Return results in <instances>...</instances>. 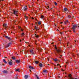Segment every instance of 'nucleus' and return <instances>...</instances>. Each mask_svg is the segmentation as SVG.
Returning a JSON list of instances; mask_svg holds the SVG:
<instances>
[{
    "instance_id": "obj_1",
    "label": "nucleus",
    "mask_w": 79,
    "mask_h": 79,
    "mask_svg": "<svg viewBox=\"0 0 79 79\" xmlns=\"http://www.w3.org/2000/svg\"><path fill=\"white\" fill-rule=\"evenodd\" d=\"M78 27H79V25L74 24L73 25L72 29L73 30V32L74 33H76V28H77Z\"/></svg>"
},
{
    "instance_id": "obj_2",
    "label": "nucleus",
    "mask_w": 79,
    "mask_h": 79,
    "mask_svg": "<svg viewBox=\"0 0 79 79\" xmlns=\"http://www.w3.org/2000/svg\"><path fill=\"white\" fill-rule=\"evenodd\" d=\"M55 48L56 50V53H57L58 55H60V53L62 52V50L58 48L57 49V48L56 45H55Z\"/></svg>"
},
{
    "instance_id": "obj_3",
    "label": "nucleus",
    "mask_w": 79,
    "mask_h": 79,
    "mask_svg": "<svg viewBox=\"0 0 79 79\" xmlns=\"http://www.w3.org/2000/svg\"><path fill=\"white\" fill-rule=\"evenodd\" d=\"M30 52L31 55L34 54V52L33 49L30 50Z\"/></svg>"
},
{
    "instance_id": "obj_4",
    "label": "nucleus",
    "mask_w": 79,
    "mask_h": 79,
    "mask_svg": "<svg viewBox=\"0 0 79 79\" xmlns=\"http://www.w3.org/2000/svg\"><path fill=\"white\" fill-rule=\"evenodd\" d=\"M18 11L17 10H14L13 14H14V15H17V14H18Z\"/></svg>"
},
{
    "instance_id": "obj_5",
    "label": "nucleus",
    "mask_w": 79,
    "mask_h": 79,
    "mask_svg": "<svg viewBox=\"0 0 79 79\" xmlns=\"http://www.w3.org/2000/svg\"><path fill=\"white\" fill-rule=\"evenodd\" d=\"M10 44H12V43L10 42L8 43V44H7L5 48H8L9 47V46H10Z\"/></svg>"
},
{
    "instance_id": "obj_6",
    "label": "nucleus",
    "mask_w": 79,
    "mask_h": 79,
    "mask_svg": "<svg viewBox=\"0 0 79 79\" xmlns=\"http://www.w3.org/2000/svg\"><path fill=\"white\" fill-rule=\"evenodd\" d=\"M35 29L36 31H39V30H40V28H39V27H36V26H35Z\"/></svg>"
},
{
    "instance_id": "obj_7",
    "label": "nucleus",
    "mask_w": 79,
    "mask_h": 79,
    "mask_svg": "<svg viewBox=\"0 0 79 79\" xmlns=\"http://www.w3.org/2000/svg\"><path fill=\"white\" fill-rule=\"evenodd\" d=\"M7 26V24H3V27H5V29H6V28L8 27Z\"/></svg>"
},
{
    "instance_id": "obj_8",
    "label": "nucleus",
    "mask_w": 79,
    "mask_h": 79,
    "mask_svg": "<svg viewBox=\"0 0 79 79\" xmlns=\"http://www.w3.org/2000/svg\"><path fill=\"white\" fill-rule=\"evenodd\" d=\"M5 37L6 38V39H8V40H9V41H10V40H11V38H10V37L7 36H5Z\"/></svg>"
},
{
    "instance_id": "obj_9",
    "label": "nucleus",
    "mask_w": 79,
    "mask_h": 79,
    "mask_svg": "<svg viewBox=\"0 0 79 79\" xmlns=\"http://www.w3.org/2000/svg\"><path fill=\"white\" fill-rule=\"evenodd\" d=\"M23 10L24 11H27V6H25L24 7Z\"/></svg>"
},
{
    "instance_id": "obj_10",
    "label": "nucleus",
    "mask_w": 79,
    "mask_h": 79,
    "mask_svg": "<svg viewBox=\"0 0 79 79\" xmlns=\"http://www.w3.org/2000/svg\"><path fill=\"white\" fill-rule=\"evenodd\" d=\"M29 68H30V69H34V67H33L31 66H29Z\"/></svg>"
},
{
    "instance_id": "obj_11",
    "label": "nucleus",
    "mask_w": 79,
    "mask_h": 79,
    "mask_svg": "<svg viewBox=\"0 0 79 79\" xmlns=\"http://www.w3.org/2000/svg\"><path fill=\"white\" fill-rule=\"evenodd\" d=\"M69 23V21H68V20H67V21H65L64 22V24H67V23Z\"/></svg>"
},
{
    "instance_id": "obj_12",
    "label": "nucleus",
    "mask_w": 79,
    "mask_h": 79,
    "mask_svg": "<svg viewBox=\"0 0 79 79\" xmlns=\"http://www.w3.org/2000/svg\"><path fill=\"white\" fill-rule=\"evenodd\" d=\"M3 73H5L6 74L8 73V71L6 70H4L3 71Z\"/></svg>"
},
{
    "instance_id": "obj_13",
    "label": "nucleus",
    "mask_w": 79,
    "mask_h": 79,
    "mask_svg": "<svg viewBox=\"0 0 79 79\" xmlns=\"http://www.w3.org/2000/svg\"><path fill=\"white\" fill-rule=\"evenodd\" d=\"M8 64H9V65L11 66V65H12V64H13V63H12V62H11V61H10L8 63Z\"/></svg>"
},
{
    "instance_id": "obj_14",
    "label": "nucleus",
    "mask_w": 79,
    "mask_h": 79,
    "mask_svg": "<svg viewBox=\"0 0 79 79\" xmlns=\"http://www.w3.org/2000/svg\"><path fill=\"white\" fill-rule=\"evenodd\" d=\"M39 66L41 68H42V66H43V65L41 63H40L39 64Z\"/></svg>"
},
{
    "instance_id": "obj_15",
    "label": "nucleus",
    "mask_w": 79,
    "mask_h": 79,
    "mask_svg": "<svg viewBox=\"0 0 79 79\" xmlns=\"http://www.w3.org/2000/svg\"><path fill=\"white\" fill-rule=\"evenodd\" d=\"M15 61L16 62V63H20V60H15Z\"/></svg>"
},
{
    "instance_id": "obj_16",
    "label": "nucleus",
    "mask_w": 79,
    "mask_h": 79,
    "mask_svg": "<svg viewBox=\"0 0 79 79\" xmlns=\"http://www.w3.org/2000/svg\"><path fill=\"white\" fill-rule=\"evenodd\" d=\"M28 75H26L24 77L25 79H27L28 78Z\"/></svg>"
},
{
    "instance_id": "obj_17",
    "label": "nucleus",
    "mask_w": 79,
    "mask_h": 79,
    "mask_svg": "<svg viewBox=\"0 0 79 79\" xmlns=\"http://www.w3.org/2000/svg\"><path fill=\"white\" fill-rule=\"evenodd\" d=\"M53 60H54V61L55 62H56V61H58V59L57 58H56L55 59H53Z\"/></svg>"
},
{
    "instance_id": "obj_18",
    "label": "nucleus",
    "mask_w": 79,
    "mask_h": 79,
    "mask_svg": "<svg viewBox=\"0 0 79 79\" xmlns=\"http://www.w3.org/2000/svg\"><path fill=\"white\" fill-rule=\"evenodd\" d=\"M64 11H68V9L66 8H64Z\"/></svg>"
},
{
    "instance_id": "obj_19",
    "label": "nucleus",
    "mask_w": 79,
    "mask_h": 79,
    "mask_svg": "<svg viewBox=\"0 0 79 79\" xmlns=\"http://www.w3.org/2000/svg\"><path fill=\"white\" fill-rule=\"evenodd\" d=\"M12 59L14 60H16V57L15 56L12 57Z\"/></svg>"
},
{
    "instance_id": "obj_20",
    "label": "nucleus",
    "mask_w": 79,
    "mask_h": 79,
    "mask_svg": "<svg viewBox=\"0 0 79 79\" xmlns=\"http://www.w3.org/2000/svg\"><path fill=\"white\" fill-rule=\"evenodd\" d=\"M39 61H35V64H38V63H39Z\"/></svg>"
},
{
    "instance_id": "obj_21",
    "label": "nucleus",
    "mask_w": 79,
    "mask_h": 79,
    "mask_svg": "<svg viewBox=\"0 0 79 79\" xmlns=\"http://www.w3.org/2000/svg\"><path fill=\"white\" fill-rule=\"evenodd\" d=\"M3 61L6 64V63H7V62H6V61H5V59H3Z\"/></svg>"
},
{
    "instance_id": "obj_22",
    "label": "nucleus",
    "mask_w": 79,
    "mask_h": 79,
    "mask_svg": "<svg viewBox=\"0 0 79 79\" xmlns=\"http://www.w3.org/2000/svg\"><path fill=\"white\" fill-rule=\"evenodd\" d=\"M44 15H41V19H44Z\"/></svg>"
},
{
    "instance_id": "obj_23",
    "label": "nucleus",
    "mask_w": 79,
    "mask_h": 79,
    "mask_svg": "<svg viewBox=\"0 0 79 79\" xmlns=\"http://www.w3.org/2000/svg\"><path fill=\"white\" fill-rule=\"evenodd\" d=\"M38 24L40 25V24H42V22L41 21L39 22L38 23Z\"/></svg>"
},
{
    "instance_id": "obj_24",
    "label": "nucleus",
    "mask_w": 79,
    "mask_h": 79,
    "mask_svg": "<svg viewBox=\"0 0 79 79\" xmlns=\"http://www.w3.org/2000/svg\"><path fill=\"white\" fill-rule=\"evenodd\" d=\"M35 37H36V38H39V36L38 35H36V34H35Z\"/></svg>"
},
{
    "instance_id": "obj_25",
    "label": "nucleus",
    "mask_w": 79,
    "mask_h": 79,
    "mask_svg": "<svg viewBox=\"0 0 79 79\" xmlns=\"http://www.w3.org/2000/svg\"><path fill=\"white\" fill-rule=\"evenodd\" d=\"M16 71H18V72H19V69H18L15 70Z\"/></svg>"
},
{
    "instance_id": "obj_26",
    "label": "nucleus",
    "mask_w": 79,
    "mask_h": 79,
    "mask_svg": "<svg viewBox=\"0 0 79 79\" xmlns=\"http://www.w3.org/2000/svg\"><path fill=\"white\" fill-rule=\"evenodd\" d=\"M47 71L46 70H43V73H47Z\"/></svg>"
},
{
    "instance_id": "obj_27",
    "label": "nucleus",
    "mask_w": 79,
    "mask_h": 79,
    "mask_svg": "<svg viewBox=\"0 0 79 79\" xmlns=\"http://www.w3.org/2000/svg\"><path fill=\"white\" fill-rule=\"evenodd\" d=\"M68 17L69 18H71V16L70 15H68Z\"/></svg>"
},
{
    "instance_id": "obj_28",
    "label": "nucleus",
    "mask_w": 79,
    "mask_h": 79,
    "mask_svg": "<svg viewBox=\"0 0 79 79\" xmlns=\"http://www.w3.org/2000/svg\"><path fill=\"white\" fill-rule=\"evenodd\" d=\"M36 77H37V79H39V78L38 77V76L37 75H35Z\"/></svg>"
},
{
    "instance_id": "obj_29",
    "label": "nucleus",
    "mask_w": 79,
    "mask_h": 79,
    "mask_svg": "<svg viewBox=\"0 0 79 79\" xmlns=\"http://www.w3.org/2000/svg\"><path fill=\"white\" fill-rule=\"evenodd\" d=\"M25 19H27L28 18L27 17V16H26V15H25Z\"/></svg>"
},
{
    "instance_id": "obj_30",
    "label": "nucleus",
    "mask_w": 79,
    "mask_h": 79,
    "mask_svg": "<svg viewBox=\"0 0 79 79\" xmlns=\"http://www.w3.org/2000/svg\"><path fill=\"white\" fill-rule=\"evenodd\" d=\"M24 35V33H22L21 37H22V36H23Z\"/></svg>"
},
{
    "instance_id": "obj_31",
    "label": "nucleus",
    "mask_w": 79,
    "mask_h": 79,
    "mask_svg": "<svg viewBox=\"0 0 79 79\" xmlns=\"http://www.w3.org/2000/svg\"><path fill=\"white\" fill-rule=\"evenodd\" d=\"M38 52H42V51L40 49H38Z\"/></svg>"
},
{
    "instance_id": "obj_32",
    "label": "nucleus",
    "mask_w": 79,
    "mask_h": 79,
    "mask_svg": "<svg viewBox=\"0 0 79 79\" xmlns=\"http://www.w3.org/2000/svg\"><path fill=\"white\" fill-rule=\"evenodd\" d=\"M54 4H55V5H57V4L56 2H54Z\"/></svg>"
},
{
    "instance_id": "obj_33",
    "label": "nucleus",
    "mask_w": 79,
    "mask_h": 79,
    "mask_svg": "<svg viewBox=\"0 0 79 79\" xmlns=\"http://www.w3.org/2000/svg\"><path fill=\"white\" fill-rule=\"evenodd\" d=\"M72 56H73L74 57V54L73 53H72Z\"/></svg>"
},
{
    "instance_id": "obj_34",
    "label": "nucleus",
    "mask_w": 79,
    "mask_h": 79,
    "mask_svg": "<svg viewBox=\"0 0 79 79\" xmlns=\"http://www.w3.org/2000/svg\"><path fill=\"white\" fill-rule=\"evenodd\" d=\"M66 64H69V63H68V62H66Z\"/></svg>"
},
{
    "instance_id": "obj_35",
    "label": "nucleus",
    "mask_w": 79,
    "mask_h": 79,
    "mask_svg": "<svg viewBox=\"0 0 79 79\" xmlns=\"http://www.w3.org/2000/svg\"><path fill=\"white\" fill-rule=\"evenodd\" d=\"M60 64H58L57 66H60Z\"/></svg>"
},
{
    "instance_id": "obj_36",
    "label": "nucleus",
    "mask_w": 79,
    "mask_h": 79,
    "mask_svg": "<svg viewBox=\"0 0 79 79\" xmlns=\"http://www.w3.org/2000/svg\"><path fill=\"white\" fill-rule=\"evenodd\" d=\"M74 16H73L72 17V19H73V18H74Z\"/></svg>"
},
{
    "instance_id": "obj_37",
    "label": "nucleus",
    "mask_w": 79,
    "mask_h": 79,
    "mask_svg": "<svg viewBox=\"0 0 79 79\" xmlns=\"http://www.w3.org/2000/svg\"><path fill=\"white\" fill-rule=\"evenodd\" d=\"M55 55H57V54H56V53H55Z\"/></svg>"
},
{
    "instance_id": "obj_38",
    "label": "nucleus",
    "mask_w": 79,
    "mask_h": 79,
    "mask_svg": "<svg viewBox=\"0 0 79 79\" xmlns=\"http://www.w3.org/2000/svg\"><path fill=\"white\" fill-rule=\"evenodd\" d=\"M60 34H62V32H60Z\"/></svg>"
},
{
    "instance_id": "obj_39",
    "label": "nucleus",
    "mask_w": 79,
    "mask_h": 79,
    "mask_svg": "<svg viewBox=\"0 0 79 79\" xmlns=\"http://www.w3.org/2000/svg\"><path fill=\"white\" fill-rule=\"evenodd\" d=\"M2 12V10H0V13Z\"/></svg>"
},
{
    "instance_id": "obj_40",
    "label": "nucleus",
    "mask_w": 79,
    "mask_h": 79,
    "mask_svg": "<svg viewBox=\"0 0 79 79\" xmlns=\"http://www.w3.org/2000/svg\"><path fill=\"white\" fill-rule=\"evenodd\" d=\"M35 43H36L37 42V41L36 40H35Z\"/></svg>"
},
{
    "instance_id": "obj_41",
    "label": "nucleus",
    "mask_w": 79,
    "mask_h": 79,
    "mask_svg": "<svg viewBox=\"0 0 79 79\" xmlns=\"http://www.w3.org/2000/svg\"><path fill=\"white\" fill-rule=\"evenodd\" d=\"M35 44L36 45H37V44L36 43H35Z\"/></svg>"
},
{
    "instance_id": "obj_42",
    "label": "nucleus",
    "mask_w": 79,
    "mask_h": 79,
    "mask_svg": "<svg viewBox=\"0 0 79 79\" xmlns=\"http://www.w3.org/2000/svg\"><path fill=\"white\" fill-rule=\"evenodd\" d=\"M31 18H32V19H34V18L32 17Z\"/></svg>"
},
{
    "instance_id": "obj_43",
    "label": "nucleus",
    "mask_w": 79,
    "mask_h": 79,
    "mask_svg": "<svg viewBox=\"0 0 79 79\" xmlns=\"http://www.w3.org/2000/svg\"><path fill=\"white\" fill-rule=\"evenodd\" d=\"M16 16H18V15H17V14H16Z\"/></svg>"
},
{
    "instance_id": "obj_44",
    "label": "nucleus",
    "mask_w": 79,
    "mask_h": 79,
    "mask_svg": "<svg viewBox=\"0 0 79 79\" xmlns=\"http://www.w3.org/2000/svg\"><path fill=\"white\" fill-rule=\"evenodd\" d=\"M65 68H66V65H65Z\"/></svg>"
},
{
    "instance_id": "obj_45",
    "label": "nucleus",
    "mask_w": 79,
    "mask_h": 79,
    "mask_svg": "<svg viewBox=\"0 0 79 79\" xmlns=\"http://www.w3.org/2000/svg\"><path fill=\"white\" fill-rule=\"evenodd\" d=\"M51 9H52V8H50V9L49 10H51Z\"/></svg>"
},
{
    "instance_id": "obj_46",
    "label": "nucleus",
    "mask_w": 79,
    "mask_h": 79,
    "mask_svg": "<svg viewBox=\"0 0 79 79\" xmlns=\"http://www.w3.org/2000/svg\"><path fill=\"white\" fill-rule=\"evenodd\" d=\"M48 61H49V59H48Z\"/></svg>"
},
{
    "instance_id": "obj_47",
    "label": "nucleus",
    "mask_w": 79,
    "mask_h": 79,
    "mask_svg": "<svg viewBox=\"0 0 79 79\" xmlns=\"http://www.w3.org/2000/svg\"><path fill=\"white\" fill-rule=\"evenodd\" d=\"M4 58H8L6 57V56H5V57H4Z\"/></svg>"
},
{
    "instance_id": "obj_48",
    "label": "nucleus",
    "mask_w": 79,
    "mask_h": 79,
    "mask_svg": "<svg viewBox=\"0 0 79 79\" xmlns=\"http://www.w3.org/2000/svg\"><path fill=\"white\" fill-rule=\"evenodd\" d=\"M58 78H60V77L59 76H58Z\"/></svg>"
},
{
    "instance_id": "obj_49",
    "label": "nucleus",
    "mask_w": 79,
    "mask_h": 79,
    "mask_svg": "<svg viewBox=\"0 0 79 79\" xmlns=\"http://www.w3.org/2000/svg\"><path fill=\"white\" fill-rule=\"evenodd\" d=\"M51 44H53V43H51Z\"/></svg>"
},
{
    "instance_id": "obj_50",
    "label": "nucleus",
    "mask_w": 79,
    "mask_h": 79,
    "mask_svg": "<svg viewBox=\"0 0 79 79\" xmlns=\"http://www.w3.org/2000/svg\"><path fill=\"white\" fill-rule=\"evenodd\" d=\"M59 31V30H58V29H57V31Z\"/></svg>"
},
{
    "instance_id": "obj_51",
    "label": "nucleus",
    "mask_w": 79,
    "mask_h": 79,
    "mask_svg": "<svg viewBox=\"0 0 79 79\" xmlns=\"http://www.w3.org/2000/svg\"><path fill=\"white\" fill-rule=\"evenodd\" d=\"M21 30L22 31H23V29H21Z\"/></svg>"
},
{
    "instance_id": "obj_52",
    "label": "nucleus",
    "mask_w": 79,
    "mask_h": 79,
    "mask_svg": "<svg viewBox=\"0 0 79 79\" xmlns=\"http://www.w3.org/2000/svg\"><path fill=\"white\" fill-rule=\"evenodd\" d=\"M62 23H63V22H61L60 23V24H62Z\"/></svg>"
},
{
    "instance_id": "obj_53",
    "label": "nucleus",
    "mask_w": 79,
    "mask_h": 79,
    "mask_svg": "<svg viewBox=\"0 0 79 79\" xmlns=\"http://www.w3.org/2000/svg\"><path fill=\"white\" fill-rule=\"evenodd\" d=\"M48 6V8H49V6Z\"/></svg>"
},
{
    "instance_id": "obj_54",
    "label": "nucleus",
    "mask_w": 79,
    "mask_h": 79,
    "mask_svg": "<svg viewBox=\"0 0 79 79\" xmlns=\"http://www.w3.org/2000/svg\"><path fill=\"white\" fill-rule=\"evenodd\" d=\"M59 16H60V14H59Z\"/></svg>"
},
{
    "instance_id": "obj_55",
    "label": "nucleus",
    "mask_w": 79,
    "mask_h": 79,
    "mask_svg": "<svg viewBox=\"0 0 79 79\" xmlns=\"http://www.w3.org/2000/svg\"><path fill=\"white\" fill-rule=\"evenodd\" d=\"M60 66V68H61V66H60V65H59Z\"/></svg>"
},
{
    "instance_id": "obj_56",
    "label": "nucleus",
    "mask_w": 79,
    "mask_h": 79,
    "mask_svg": "<svg viewBox=\"0 0 79 79\" xmlns=\"http://www.w3.org/2000/svg\"><path fill=\"white\" fill-rule=\"evenodd\" d=\"M21 40H20V42H21Z\"/></svg>"
},
{
    "instance_id": "obj_57",
    "label": "nucleus",
    "mask_w": 79,
    "mask_h": 79,
    "mask_svg": "<svg viewBox=\"0 0 79 79\" xmlns=\"http://www.w3.org/2000/svg\"><path fill=\"white\" fill-rule=\"evenodd\" d=\"M30 71L31 72V70L30 69Z\"/></svg>"
},
{
    "instance_id": "obj_58",
    "label": "nucleus",
    "mask_w": 79,
    "mask_h": 79,
    "mask_svg": "<svg viewBox=\"0 0 79 79\" xmlns=\"http://www.w3.org/2000/svg\"><path fill=\"white\" fill-rule=\"evenodd\" d=\"M72 46H71V47L69 48H72Z\"/></svg>"
},
{
    "instance_id": "obj_59",
    "label": "nucleus",
    "mask_w": 79,
    "mask_h": 79,
    "mask_svg": "<svg viewBox=\"0 0 79 79\" xmlns=\"http://www.w3.org/2000/svg\"><path fill=\"white\" fill-rule=\"evenodd\" d=\"M75 42H76V40H75Z\"/></svg>"
},
{
    "instance_id": "obj_60",
    "label": "nucleus",
    "mask_w": 79,
    "mask_h": 79,
    "mask_svg": "<svg viewBox=\"0 0 79 79\" xmlns=\"http://www.w3.org/2000/svg\"><path fill=\"white\" fill-rule=\"evenodd\" d=\"M55 68L56 69V67H54V69H55Z\"/></svg>"
},
{
    "instance_id": "obj_61",
    "label": "nucleus",
    "mask_w": 79,
    "mask_h": 79,
    "mask_svg": "<svg viewBox=\"0 0 79 79\" xmlns=\"http://www.w3.org/2000/svg\"><path fill=\"white\" fill-rule=\"evenodd\" d=\"M77 69H78V68H76Z\"/></svg>"
},
{
    "instance_id": "obj_62",
    "label": "nucleus",
    "mask_w": 79,
    "mask_h": 79,
    "mask_svg": "<svg viewBox=\"0 0 79 79\" xmlns=\"http://www.w3.org/2000/svg\"><path fill=\"white\" fill-rule=\"evenodd\" d=\"M3 66H4L5 65V64H3Z\"/></svg>"
},
{
    "instance_id": "obj_63",
    "label": "nucleus",
    "mask_w": 79,
    "mask_h": 79,
    "mask_svg": "<svg viewBox=\"0 0 79 79\" xmlns=\"http://www.w3.org/2000/svg\"><path fill=\"white\" fill-rule=\"evenodd\" d=\"M60 56H62V55H61Z\"/></svg>"
},
{
    "instance_id": "obj_64",
    "label": "nucleus",
    "mask_w": 79,
    "mask_h": 79,
    "mask_svg": "<svg viewBox=\"0 0 79 79\" xmlns=\"http://www.w3.org/2000/svg\"><path fill=\"white\" fill-rule=\"evenodd\" d=\"M62 71H63V69H62Z\"/></svg>"
}]
</instances>
